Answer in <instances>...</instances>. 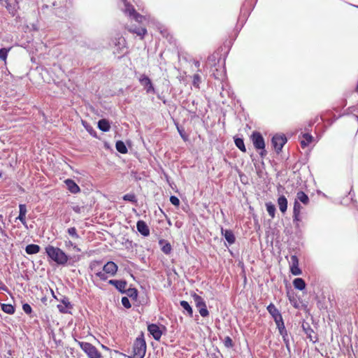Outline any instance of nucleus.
<instances>
[{"label":"nucleus","instance_id":"nucleus-22","mask_svg":"<svg viewBox=\"0 0 358 358\" xmlns=\"http://www.w3.org/2000/svg\"><path fill=\"white\" fill-rule=\"evenodd\" d=\"M278 205L282 213H285L287 210V199L284 195H280L278 198Z\"/></svg>","mask_w":358,"mask_h":358},{"label":"nucleus","instance_id":"nucleus-23","mask_svg":"<svg viewBox=\"0 0 358 358\" xmlns=\"http://www.w3.org/2000/svg\"><path fill=\"white\" fill-rule=\"evenodd\" d=\"M234 142L235 145L243 152H246V147L244 143V138L238 136H234Z\"/></svg>","mask_w":358,"mask_h":358},{"label":"nucleus","instance_id":"nucleus-48","mask_svg":"<svg viewBox=\"0 0 358 358\" xmlns=\"http://www.w3.org/2000/svg\"><path fill=\"white\" fill-rule=\"evenodd\" d=\"M17 219L19 220L24 226L27 227L26 222V215L19 213Z\"/></svg>","mask_w":358,"mask_h":358},{"label":"nucleus","instance_id":"nucleus-52","mask_svg":"<svg viewBox=\"0 0 358 358\" xmlns=\"http://www.w3.org/2000/svg\"><path fill=\"white\" fill-rule=\"evenodd\" d=\"M282 337L283 338V341L286 344L287 349L289 350V339L287 338V334L286 335L283 334V336H282Z\"/></svg>","mask_w":358,"mask_h":358},{"label":"nucleus","instance_id":"nucleus-32","mask_svg":"<svg viewBox=\"0 0 358 358\" xmlns=\"http://www.w3.org/2000/svg\"><path fill=\"white\" fill-rule=\"evenodd\" d=\"M1 308L2 311H3L5 313L13 315L15 312V306L10 304V303H1Z\"/></svg>","mask_w":358,"mask_h":358},{"label":"nucleus","instance_id":"nucleus-7","mask_svg":"<svg viewBox=\"0 0 358 358\" xmlns=\"http://www.w3.org/2000/svg\"><path fill=\"white\" fill-rule=\"evenodd\" d=\"M257 2V0H255L254 2H252V0H246L242 4L238 22L241 21L243 23L245 22L251 11L254 9Z\"/></svg>","mask_w":358,"mask_h":358},{"label":"nucleus","instance_id":"nucleus-28","mask_svg":"<svg viewBox=\"0 0 358 358\" xmlns=\"http://www.w3.org/2000/svg\"><path fill=\"white\" fill-rule=\"evenodd\" d=\"M180 305L183 308L184 312H185L188 316H189L190 317H193L192 307L187 301H180Z\"/></svg>","mask_w":358,"mask_h":358},{"label":"nucleus","instance_id":"nucleus-44","mask_svg":"<svg viewBox=\"0 0 358 358\" xmlns=\"http://www.w3.org/2000/svg\"><path fill=\"white\" fill-rule=\"evenodd\" d=\"M122 305L127 309H129L131 307V303L129 299L128 296H122L121 299Z\"/></svg>","mask_w":358,"mask_h":358},{"label":"nucleus","instance_id":"nucleus-17","mask_svg":"<svg viewBox=\"0 0 358 358\" xmlns=\"http://www.w3.org/2000/svg\"><path fill=\"white\" fill-rule=\"evenodd\" d=\"M221 235L225 238L226 241L229 245H231L236 242V236L234 231L229 229L221 228Z\"/></svg>","mask_w":358,"mask_h":358},{"label":"nucleus","instance_id":"nucleus-51","mask_svg":"<svg viewBox=\"0 0 358 358\" xmlns=\"http://www.w3.org/2000/svg\"><path fill=\"white\" fill-rule=\"evenodd\" d=\"M82 208H83V207H80L78 205L72 206V210L78 214L81 213Z\"/></svg>","mask_w":358,"mask_h":358},{"label":"nucleus","instance_id":"nucleus-39","mask_svg":"<svg viewBox=\"0 0 358 358\" xmlns=\"http://www.w3.org/2000/svg\"><path fill=\"white\" fill-rule=\"evenodd\" d=\"M11 48H12L11 47H8V48L3 47V48H0V60L6 62L7 57H8V54L10 52V50H11Z\"/></svg>","mask_w":358,"mask_h":358},{"label":"nucleus","instance_id":"nucleus-29","mask_svg":"<svg viewBox=\"0 0 358 358\" xmlns=\"http://www.w3.org/2000/svg\"><path fill=\"white\" fill-rule=\"evenodd\" d=\"M82 124L86 131L94 138H97V133L94 129L87 121L82 120Z\"/></svg>","mask_w":358,"mask_h":358},{"label":"nucleus","instance_id":"nucleus-2","mask_svg":"<svg viewBox=\"0 0 358 358\" xmlns=\"http://www.w3.org/2000/svg\"><path fill=\"white\" fill-rule=\"evenodd\" d=\"M146 342L144 338L143 332L135 339L133 348L132 354L127 356L128 358H144L146 353Z\"/></svg>","mask_w":358,"mask_h":358},{"label":"nucleus","instance_id":"nucleus-19","mask_svg":"<svg viewBox=\"0 0 358 358\" xmlns=\"http://www.w3.org/2000/svg\"><path fill=\"white\" fill-rule=\"evenodd\" d=\"M266 309L275 322L282 318L280 312L273 303H269L266 307Z\"/></svg>","mask_w":358,"mask_h":358},{"label":"nucleus","instance_id":"nucleus-55","mask_svg":"<svg viewBox=\"0 0 358 358\" xmlns=\"http://www.w3.org/2000/svg\"><path fill=\"white\" fill-rule=\"evenodd\" d=\"M75 245V243H73L71 241L69 240V241H65V246L69 248L70 247H73V245Z\"/></svg>","mask_w":358,"mask_h":358},{"label":"nucleus","instance_id":"nucleus-14","mask_svg":"<svg viewBox=\"0 0 358 358\" xmlns=\"http://www.w3.org/2000/svg\"><path fill=\"white\" fill-rule=\"evenodd\" d=\"M59 301L63 304H58L57 306L59 311L61 313H71L69 310L73 308V305L69 301V298L66 296H63Z\"/></svg>","mask_w":358,"mask_h":358},{"label":"nucleus","instance_id":"nucleus-38","mask_svg":"<svg viewBox=\"0 0 358 358\" xmlns=\"http://www.w3.org/2000/svg\"><path fill=\"white\" fill-rule=\"evenodd\" d=\"M6 8L8 11V13L14 17L17 13V8L16 4L12 3V1L10 3H8L7 5H5Z\"/></svg>","mask_w":358,"mask_h":358},{"label":"nucleus","instance_id":"nucleus-35","mask_svg":"<svg viewBox=\"0 0 358 358\" xmlns=\"http://www.w3.org/2000/svg\"><path fill=\"white\" fill-rule=\"evenodd\" d=\"M175 124L181 138L184 141H187L189 140V136L186 134L184 127L180 125L178 122H176Z\"/></svg>","mask_w":358,"mask_h":358},{"label":"nucleus","instance_id":"nucleus-57","mask_svg":"<svg viewBox=\"0 0 358 358\" xmlns=\"http://www.w3.org/2000/svg\"><path fill=\"white\" fill-rule=\"evenodd\" d=\"M157 98L162 100L164 104H166L167 101L164 97L161 96L160 95H157Z\"/></svg>","mask_w":358,"mask_h":358},{"label":"nucleus","instance_id":"nucleus-12","mask_svg":"<svg viewBox=\"0 0 358 358\" xmlns=\"http://www.w3.org/2000/svg\"><path fill=\"white\" fill-rule=\"evenodd\" d=\"M289 271L294 275H299L302 273L299 266V258L296 255H291L289 261Z\"/></svg>","mask_w":358,"mask_h":358},{"label":"nucleus","instance_id":"nucleus-46","mask_svg":"<svg viewBox=\"0 0 358 358\" xmlns=\"http://www.w3.org/2000/svg\"><path fill=\"white\" fill-rule=\"evenodd\" d=\"M169 201L173 206L178 207L180 206V200L179 199L174 195H171L169 198Z\"/></svg>","mask_w":358,"mask_h":358},{"label":"nucleus","instance_id":"nucleus-36","mask_svg":"<svg viewBox=\"0 0 358 358\" xmlns=\"http://www.w3.org/2000/svg\"><path fill=\"white\" fill-rule=\"evenodd\" d=\"M122 199L125 201L131 202V203L134 205H137V198L134 193H129L126 194L122 196Z\"/></svg>","mask_w":358,"mask_h":358},{"label":"nucleus","instance_id":"nucleus-40","mask_svg":"<svg viewBox=\"0 0 358 358\" xmlns=\"http://www.w3.org/2000/svg\"><path fill=\"white\" fill-rule=\"evenodd\" d=\"M68 234L74 239H79L80 236H79L77 229L75 227H69L67 229Z\"/></svg>","mask_w":358,"mask_h":358},{"label":"nucleus","instance_id":"nucleus-16","mask_svg":"<svg viewBox=\"0 0 358 358\" xmlns=\"http://www.w3.org/2000/svg\"><path fill=\"white\" fill-rule=\"evenodd\" d=\"M136 229L141 235L144 237L150 236V231L147 223L142 220H139L136 222Z\"/></svg>","mask_w":358,"mask_h":358},{"label":"nucleus","instance_id":"nucleus-20","mask_svg":"<svg viewBox=\"0 0 358 358\" xmlns=\"http://www.w3.org/2000/svg\"><path fill=\"white\" fill-rule=\"evenodd\" d=\"M97 127L101 131L108 132L111 128V124L108 120L102 118L98 121Z\"/></svg>","mask_w":358,"mask_h":358},{"label":"nucleus","instance_id":"nucleus-1","mask_svg":"<svg viewBox=\"0 0 358 358\" xmlns=\"http://www.w3.org/2000/svg\"><path fill=\"white\" fill-rule=\"evenodd\" d=\"M45 252L48 257V262H54L57 266H73L76 262L73 260L76 256L71 257L60 248L52 245H48L45 248Z\"/></svg>","mask_w":358,"mask_h":358},{"label":"nucleus","instance_id":"nucleus-37","mask_svg":"<svg viewBox=\"0 0 358 358\" xmlns=\"http://www.w3.org/2000/svg\"><path fill=\"white\" fill-rule=\"evenodd\" d=\"M275 322L277 328H278V329L279 331V334L281 336H283V334L286 335L287 331L286 330L283 319L281 318V319L278 320L277 322Z\"/></svg>","mask_w":358,"mask_h":358},{"label":"nucleus","instance_id":"nucleus-33","mask_svg":"<svg viewBox=\"0 0 358 358\" xmlns=\"http://www.w3.org/2000/svg\"><path fill=\"white\" fill-rule=\"evenodd\" d=\"M124 294H126L127 296L131 298L132 300L136 301L138 296V291L135 287H129L126 289V292Z\"/></svg>","mask_w":358,"mask_h":358},{"label":"nucleus","instance_id":"nucleus-50","mask_svg":"<svg viewBox=\"0 0 358 358\" xmlns=\"http://www.w3.org/2000/svg\"><path fill=\"white\" fill-rule=\"evenodd\" d=\"M324 300H325V298H323V300H322H322H319V301H317V307H318L320 310L324 309V308H326V302L324 301Z\"/></svg>","mask_w":358,"mask_h":358},{"label":"nucleus","instance_id":"nucleus-24","mask_svg":"<svg viewBox=\"0 0 358 358\" xmlns=\"http://www.w3.org/2000/svg\"><path fill=\"white\" fill-rule=\"evenodd\" d=\"M301 327L307 338L310 339V341H313L312 333L313 332V329L311 328L309 322L303 320L301 324Z\"/></svg>","mask_w":358,"mask_h":358},{"label":"nucleus","instance_id":"nucleus-41","mask_svg":"<svg viewBox=\"0 0 358 358\" xmlns=\"http://www.w3.org/2000/svg\"><path fill=\"white\" fill-rule=\"evenodd\" d=\"M303 136L306 138V141L303 140L301 141V145L303 148L306 147L313 139V137L309 133L304 134Z\"/></svg>","mask_w":358,"mask_h":358},{"label":"nucleus","instance_id":"nucleus-15","mask_svg":"<svg viewBox=\"0 0 358 358\" xmlns=\"http://www.w3.org/2000/svg\"><path fill=\"white\" fill-rule=\"evenodd\" d=\"M302 206L299 202V200L294 199V207H293V222L296 225H299V222L301 221V211Z\"/></svg>","mask_w":358,"mask_h":358},{"label":"nucleus","instance_id":"nucleus-27","mask_svg":"<svg viewBox=\"0 0 358 358\" xmlns=\"http://www.w3.org/2000/svg\"><path fill=\"white\" fill-rule=\"evenodd\" d=\"M295 199L299 200V203L301 202L304 205H307L310 201L308 194H306L303 191H299L296 193V196Z\"/></svg>","mask_w":358,"mask_h":358},{"label":"nucleus","instance_id":"nucleus-26","mask_svg":"<svg viewBox=\"0 0 358 358\" xmlns=\"http://www.w3.org/2000/svg\"><path fill=\"white\" fill-rule=\"evenodd\" d=\"M293 286L296 289L303 291L306 289V282L305 280L301 278H296L293 280Z\"/></svg>","mask_w":358,"mask_h":358},{"label":"nucleus","instance_id":"nucleus-11","mask_svg":"<svg viewBox=\"0 0 358 358\" xmlns=\"http://www.w3.org/2000/svg\"><path fill=\"white\" fill-rule=\"evenodd\" d=\"M124 13L137 22L141 23L145 20L144 16L138 13L132 5L126 1H124Z\"/></svg>","mask_w":358,"mask_h":358},{"label":"nucleus","instance_id":"nucleus-6","mask_svg":"<svg viewBox=\"0 0 358 358\" xmlns=\"http://www.w3.org/2000/svg\"><path fill=\"white\" fill-rule=\"evenodd\" d=\"M147 329L149 334L157 341L166 331V327L164 324L157 323H148Z\"/></svg>","mask_w":358,"mask_h":358},{"label":"nucleus","instance_id":"nucleus-31","mask_svg":"<svg viewBox=\"0 0 358 358\" xmlns=\"http://www.w3.org/2000/svg\"><path fill=\"white\" fill-rule=\"evenodd\" d=\"M266 209L271 218H274L276 213L275 206L271 201L265 203Z\"/></svg>","mask_w":358,"mask_h":358},{"label":"nucleus","instance_id":"nucleus-8","mask_svg":"<svg viewBox=\"0 0 358 358\" xmlns=\"http://www.w3.org/2000/svg\"><path fill=\"white\" fill-rule=\"evenodd\" d=\"M287 142V138L283 134H275L271 138V145L277 154L282 151L283 146Z\"/></svg>","mask_w":358,"mask_h":358},{"label":"nucleus","instance_id":"nucleus-3","mask_svg":"<svg viewBox=\"0 0 358 358\" xmlns=\"http://www.w3.org/2000/svg\"><path fill=\"white\" fill-rule=\"evenodd\" d=\"M118 266L113 261H108L102 267V270L96 271L94 274L102 281H106L109 277L116 275Z\"/></svg>","mask_w":358,"mask_h":358},{"label":"nucleus","instance_id":"nucleus-63","mask_svg":"<svg viewBox=\"0 0 358 358\" xmlns=\"http://www.w3.org/2000/svg\"><path fill=\"white\" fill-rule=\"evenodd\" d=\"M51 292H52V296H53L55 299H57V300H58V301H59V299L56 297L55 294H54V292H53V290H52V289H51Z\"/></svg>","mask_w":358,"mask_h":358},{"label":"nucleus","instance_id":"nucleus-54","mask_svg":"<svg viewBox=\"0 0 358 358\" xmlns=\"http://www.w3.org/2000/svg\"><path fill=\"white\" fill-rule=\"evenodd\" d=\"M101 261H94L90 264V268L94 270L96 264H100Z\"/></svg>","mask_w":358,"mask_h":358},{"label":"nucleus","instance_id":"nucleus-61","mask_svg":"<svg viewBox=\"0 0 358 358\" xmlns=\"http://www.w3.org/2000/svg\"><path fill=\"white\" fill-rule=\"evenodd\" d=\"M194 64L196 67L199 68L200 66V62L198 60L194 61Z\"/></svg>","mask_w":358,"mask_h":358},{"label":"nucleus","instance_id":"nucleus-13","mask_svg":"<svg viewBox=\"0 0 358 358\" xmlns=\"http://www.w3.org/2000/svg\"><path fill=\"white\" fill-rule=\"evenodd\" d=\"M108 283L115 287V288L121 294L126 292V287L127 285V281L124 279H110L108 280Z\"/></svg>","mask_w":358,"mask_h":358},{"label":"nucleus","instance_id":"nucleus-45","mask_svg":"<svg viewBox=\"0 0 358 358\" xmlns=\"http://www.w3.org/2000/svg\"><path fill=\"white\" fill-rule=\"evenodd\" d=\"M132 31L136 33L138 36H141V38H143L147 34V29L143 27L135 29Z\"/></svg>","mask_w":358,"mask_h":358},{"label":"nucleus","instance_id":"nucleus-9","mask_svg":"<svg viewBox=\"0 0 358 358\" xmlns=\"http://www.w3.org/2000/svg\"><path fill=\"white\" fill-rule=\"evenodd\" d=\"M138 82L147 94H156V90L152 80L145 73L141 74L138 78Z\"/></svg>","mask_w":358,"mask_h":358},{"label":"nucleus","instance_id":"nucleus-60","mask_svg":"<svg viewBox=\"0 0 358 358\" xmlns=\"http://www.w3.org/2000/svg\"><path fill=\"white\" fill-rule=\"evenodd\" d=\"M55 10H54V13L56 15H57L58 17H62L60 15H59V11L58 10V8H54Z\"/></svg>","mask_w":358,"mask_h":358},{"label":"nucleus","instance_id":"nucleus-47","mask_svg":"<svg viewBox=\"0 0 358 358\" xmlns=\"http://www.w3.org/2000/svg\"><path fill=\"white\" fill-rule=\"evenodd\" d=\"M22 310L27 315H30L32 313V308L27 303H24L22 304Z\"/></svg>","mask_w":358,"mask_h":358},{"label":"nucleus","instance_id":"nucleus-56","mask_svg":"<svg viewBox=\"0 0 358 358\" xmlns=\"http://www.w3.org/2000/svg\"><path fill=\"white\" fill-rule=\"evenodd\" d=\"M12 0H0L1 4L3 6H5V5H7L8 3H10Z\"/></svg>","mask_w":358,"mask_h":358},{"label":"nucleus","instance_id":"nucleus-59","mask_svg":"<svg viewBox=\"0 0 358 358\" xmlns=\"http://www.w3.org/2000/svg\"><path fill=\"white\" fill-rule=\"evenodd\" d=\"M73 248L76 251V252H80L81 250L80 248L76 245L75 244L73 247Z\"/></svg>","mask_w":358,"mask_h":358},{"label":"nucleus","instance_id":"nucleus-53","mask_svg":"<svg viewBox=\"0 0 358 358\" xmlns=\"http://www.w3.org/2000/svg\"><path fill=\"white\" fill-rule=\"evenodd\" d=\"M189 109H187V111L189 114H191L193 116H195L196 115V108H192V106H190V105H189Z\"/></svg>","mask_w":358,"mask_h":358},{"label":"nucleus","instance_id":"nucleus-49","mask_svg":"<svg viewBox=\"0 0 358 358\" xmlns=\"http://www.w3.org/2000/svg\"><path fill=\"white\" fill-rule=\"evenodd\" d=\"M27 212V210L26 204L20 203L19 205V213L26 215Z\"/></svg>","mask_w":358,"mask_h":358},{"label":"nucleus","instance_id":"nucleus-21","mask_svg":"<svg viewBox=\"0 0 358 358\" xmlns=\"http://www.w3.org/2000/svg\"><path fill=\"white\" fill-rule=\"evenodd\" d=\"M159 245L161 246V250L165 255H169L171 253L172 247L171 243L165 239H160L159 241Z\"/></svg>","mask_w":358,"mask_h":358},{"label":"nucleus","instance_id":"nucleus-42","mask_svg":"<svg viewBox=\"0 0 358 358\" xmlns=\"http://www.w3.org/2000/svg\"><path fill=\"white\" fill-rule=\"evenodd\" d=\"M201 82V77L199 74L195 73L193 76L192 85L194 87L199 89V85Z\"/></svg>","mask_w":358,"mask_h":358},{"label":"nucleus","instance_id":"nucleus-18","mask_svg":"<svg viewBox=\"0 0 358 358\" xmlns=\"http://www.w3.org/2000/svg\"><path fill=\"white\" fill-rule=\"evenodd\" d=\"M67 189L72 194H77L80 192L78 185L71 178H67L64 180Z\"/></svg>","mask_w":358,"mask_h":358},{"label":"nucleus","instance_id":"nucleus-62","mask_svg":"<svg viewBox=\"0 0 358 358\" xmlns=\"http://www.w3.org/2000/svg\"><path fill=\"white\" fill-rule=\"evenodd\" d=\"M164 177H165V178H166V180L167 182H169V183L170 184V181H169V175L164 173Z\"/></svg>","mask_w":358,"mask_h":358},{"label":"nucleus","instance_id":"nucleus-10","mask_svg":"<svg viewBox=\"0 0 358 358\" xmlns=\"http://www.w3.org/2000/svg\"><path fill=\"white\" fill-rule=\"evenodd\" d=\"M196 307L203 317H206L209 315V311L207 308L205 300L199 295L194 294L192 295Z\"/></svg>","mask_w":358,"mask_h":358},{"label":"nucleus","instance_id":"nucleus-5","mask_svg":"<svg viewBox=\"0 0 358 358\" xmlns=\"http://www.w3.org/2000/svg\"><path fill=\"white\" fill-rule=\"evenodd\" d=\"M83 351L87 355L88 358H101V353L92 343L85 341H79L75 339Z\"/></svg>","mask_w":358,"mask_h":358},{"label":"nucleus","instance_id":"nucleus-58","mask_svg":"<svg viewBox=\"0 0 358 358\" xmlns=\"http://www.w3.org/2000/svg\"><path fill=\"white\" fill-rule=\"evenodd\" d=\"M12 3L16 4L17 9L20 8L19 6V0H12Z\"/></svg>","mask_w":358,"mask_h":358},{"label":"nucleus","instance_id":"nucleus-4","mask_svg":"<svg viewBox=\"0 0 358 358\" xmlns=\"http://www.w3.org/2000/svg\"><path fill=\"white\" fill-rule=\"evenodd\" d=\"M250 139L252 142L254 148L256 150L259 151V154L262 158H264L267 155L266 150V144L262 134L257 131H254L251 136Z\"/></svg>","mask_w":358,"mask_h":358},{"label":"nucleus","instance_id":"nucleus-43","mask_svg":"<svg viewBox=\"0 0 358 358\" xmlns=\"http://www.w3.org/2000/svg\"><path fill=\"white\" fill-rule=\"evenodd\" d=\"M224 345L227 348H231L234 347V344L231 338L229 336H226L224 339Z\"/></svg>","mask_w":358,"mask_h":358},{"label":"nucleus","instance_id":"nucleus-25","mask_svg":"<svg viewBox=\"0 0 358 358\" xmlns=\"http://www.w3.org/2000/svg\"><path fill=\"white\" fill-rule=\"evenodd\" d=\"M25 252L27 255H35L40 252L41 247L38 245L31 243L25 247Z\"/></svg>","mask_w":358,"mask_h":358},{"label":"nucleus","instance_id":"nucleus-34","mask_svg":"<svg viewBox=\"0 0 358 358\" xmlns=\"http://www.w3.org/2000/svg\"><path fill=\"white\" fill-rule=\"evenodd\" d=\"M220 62V58H218V54L213 53L208 57L207 64L210 66H215L217 63Z\"/></svg>","mask_w":358,"mask_h":358},{"label":"nucleus","instance_id":"nucleus-30","mask_svg":"<svg viewBox=\"0 0 358 358\" xmlns=\"http://www.w3.org/2000/svg\"><path fill=\"white\" fill-rule=\"evenodd\" d=\"M115 148L117 152L121 154H126L128 152V149L124 141L118 140L115 143Z\"/></svg>","mask_w":358,"mask_h":358},{"label":"nucleus","instance_id":"nucleus-64","mask_svg":"<svg viewBox=\"0 0 358 358\" xmlns=\"http://www.w3.org/2000/svg\"><path fill=\"white\" fill-rule=\"evenodd\" d=\"M195 104H196V101H195L194 100H193V101H192V106H194V105H195Z\"/></svg>","mask_w":358,"mask_h":358}]
</instances>
